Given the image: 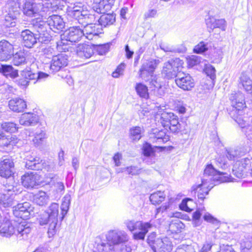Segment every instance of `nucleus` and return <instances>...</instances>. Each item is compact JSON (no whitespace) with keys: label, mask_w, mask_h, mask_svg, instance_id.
Returning a JSON list of instances; mask_svg holds the SVG:
<instances>
[{"label":"nucleus","mask_w":252,"mask_h":252,"mask_svg":"<svg viewBox=\"0 0 252 252\" xmlns=\"http://www.w3.org/2000/svg\"><path fill=\"white\" fill-rule=\"evenodd\" d=\"M250 151L247 146H238L225 148L223 155L216 160L217 164L222 169H226L229 166V162L233 163V174L238 178L243 177L245 170L250 165V159L245 156Z\"/></svg>","instance_id":"f257e3e1"},{"label":"nucleus","mask_w":252,"mask_h":252,"mask_svg":"<svg viewBox=\"0 0 252 252\" xmlns=\"http://www.w3.org/2000/svg\"><path fill=\"white\" fill-rule=\"evenodd\" d=\"M230 99L232 107L229 113L230 116L243 129L248 139L252 142V117L249 118L251 120L249 123L244 119L247 118L243 117L246 107L244 94L241 93H236L231 96Z\"/></svg>","instance_id":"f03ea898"},{"label":"nucleus","mask_w":252,"mask_h":252,"mask_svg":"<svg viewBox=\"0 0 252 252\" xmlns=\"http://www.w3.org/2000/svg\"><path fill=\"white\" fill-rule=\"evenodd\" d=\"M66 2H68L67 12L68 14L73 18L78 20H84L85 22H91L94 19V15L90 13L87 10H85L84 4L81 2H75L70 3L68 0Z\"/></svg>","instance_id":"7ed1b4c3"},{"label":"nucleus","mask_w":252,"mask_h":252,"mask_svg":"<svg viewBox=\"0 0 252 252\" xmlns=\"http://www.w3.org/2000/svg\"><path fill=\"white\" fill-rule=\"evenodd\" d=\"M125 224L127 228L131 232L136 230H140L138 232H134L133 238L135 240H144L146 234L152 227V224L149 222L127 220Z\"/></svg>","instance_id":"20e7f679"},{"label":"nucleus","mask_w":252,"mask_h":252,"mask_svg":"<svg viewBox=\"0 0 252 252\" xmlns=\"http://www.w3.org/2000/svg\"><path fill=\"white\" fill-rule=\"evenodd\" d=\"M106 239L111 252L118 248L121 245L126 244L129 240V236L124 230H110L106 235Z\"/></svg>","instance_id":"39448f33"},{"label":"nucleus","mask_w":252,"mask_h":252,"mask_svg":"<svg viewBox=\"0 0 252 252\" xmlns=\"http://www.w3.org/2000/svg\"><path fill=\"white\" fill-rule=\"evenodd\" d=\"M25 15L34 18L38 17H46L50 14L49 9L40 3H35L33 0H26L23 7Z\"/></svg>","instance_id":"423d86ee"},{"label":"nucleus","mask_w":252,"mask_h":252,"mask_svg":"<svg viewBox=\"0 0 252 252\" xmlns=\"http://www.w3.org/2000/svg\"><path fill=\"white\" fill-rule=\"evenodd\" d=\"M208 179L209 184L213 183L215 186V182H230V176L225 172H220L215 169L212 164L206 166L204 171L203 179Z\"/></svg>","instance_id":"0eeeda50"},{"label":"nucleus","mask_w":252,"mask_h":252,"mask_svg":"<svg viewBox=\"0 0 252 252\" xmlns=\"http://www.w3.org/2000/svg\"><path fill=\"white\" fill-rule=\"evenodd\" d=\"M160 117L161 123L164 127H169L173 133H178L180 131L181 125L179 122L178 116L172 113L165 111H159L156 115V118Z\"/></svg>","instance_id":"6e6552de"},{"label":"nucleus","mask_w":252,"mask_h":252,"mask_svg":"<svg viewBox=\"0 0 252 252\" xmlns=\"http://www.w3.org/2000/svg\"><path fill=\"white\" fill-rule=\"evenodd\" d=\"M183 61L179 58H173L164 63L161 70L162 75L167 79L173 78L177 76L180 67L183 65Z\"/></svg>","instance_id":"1a4fd4ad"},{"label":"nucleus","mask_w":252,"mask_h":252,"mask_svg":"<svg viewBox=\"0 0 252 252\" xmlns=\"http://www.w3.org/2000/svg\"><path fill=\"white\" fill-rule=\"evenodd\" d=\"M160 63L159 59H151L143 63L139 70V76L146 81L149 80V76H152Z\"/></svg>","instance_id":"9d476101"},{"label":"nucleus","mask_w":252,"mask_h":252,"mask_svg":"<svg viewBox=\"0 0 252 252\" xmlns=\"http://www.w3.org/2000/svg\"><path fill=\"white\" fill-rule=\"evenodd\" d=\"M41 170H43L44 172H46L45 174L46 182L50 183L54 179L57 175L55 172L58 171V167L56 165V161L51 159L42 160Z\"/></svg>","instance_id":"9b49d317"},{"label":"nucleus","mask_w":252,"mask_h":252,"mask_svg":"<svg viewBox=\"0 0 252 252\" xmlns=\"http://www.w3.org/2000/svg\"><path fill=\"white\" fill-rule=\"evenodd\" d=\"M23 43L24 46L28 48L32 47L36 43L37 40L42 42L49 40V37L46 36L47 39L43 40L40 35L34 34L29 30H26L21 32Z\"/></svg>","instance_id":"f8f14e48"},{"label":"nucleus","mask_w":252,"mask_h":252,"mask_svg":"<svg viewBox=\"0 0 252 252\" xmlns=\"http://www.w3.org/2000/svg\"><path fill=\"white\" fill-rule=\"evenodd\" d=\"M158 147H153L150 144L145 143L142 147L143 160L148 164H152L158 159L156 150Z\"/></svg>","instance_id":"ddd939ff"},{"label":"nucleus","mask_w":252,"mask_h":252,"mask_svg":"<svg viewBox=\"0 0 252 252\" xmlns=\"http://www.w3.org/2000/svg\"><path fill=\"white\" fill-rule=\"evenodd\" d=\"M68 59L66 55L58 54L53 57L50 65V70L52 73L57 72L67 65Z\"/></svg>","instance_id":"4468645a"},{"label":"nucleus","mask_w":252,"mask_h":252,"mask_svg":"<svg viewBox=\"0 0 252 252\" xmlns=\"http://www.w3.org/2000/svg\"><path fill=\"white\" fill-rule=\"evenodd\" d=\"M175 82L177 85L184 91H189L194 86V81L189 74L182 73L179 74Z\"/></svg>","instance_id":"2eb2a0df"},{"label":"nucleus","mask_w":252,"mask_h":252,"mask_svg":"<svg viewBox=\"0 0 252 252\" xmlns=\"http://www.w3.org/2000/svg\"><path fill=\"white\" fill-rule=\"evenodd\" d=\"M103 29L98 24H88L84 27L82 31L83 36L89 40H92L96 37L99 34L102 33Z\"/></svg>","instance_id":"dca6fc26"},{"label":"nucleus","mask_w":252,"mask_h":252,"mask_svg":"<svg viewBox=\"0 0 252 252\" xmlns=\"http://www.w3.org/2000/svg\"><path fill=\"white\" fill-rule=\"evenodd\" d=\"M83 36L82 29L79 26H74L66 30L63 35V38L66 41L71 42L79 41Z\"/></svg>","instance_id":"f3484780"},{"label":"nucleus","mask_w":252,"mask_h":252,"mask_svg":"<svg viewBox=\"0 0 252 252\" xmlns=\"http://www.w3.org/2000/svg\"><path fill=\"white\" fill-rule=\"evenodd\" d=\"M14 47L12 44L5 40L0 41V61H7L13 55Z\"/></svg>","instance_id":"a211bd4d"},{"label":"nucleus","mask_w":252,"mask_h":252,"mask_svg":"<svg viewBox=\"0 0 252 252\" xmlns=\"http://www.w3.org/2000/svg\"><path fill=\"white\" fill-rule=\"evenodd\" d=\"M32 209L30 207V204L28 202H24L17 204L13 207V214L18 218H22L24 220L28 219L31 215V211Z\"/></svg>","instance_id":"6ab92c4d"},{"label":"nucleus","mask_w":252,"mask_h":252,"mask_svg":"<svg viewBox=\"0 0 252 252\" xmlns=\"http://www.w3.org/2000/svg\"><path fill=\"white\" fill-rule=\"evenodd\" d=\"M39 176L36 173H27L21 177V183L25 188H32L39 184Z\"/></svg>","instance_id":"aec40b11"},{"label":"nucleus","mask_w":252,"mask_h":252,"mask_svg":"<svg viewBox=\"0 0 252 252\" xmlns=\"http://www.w3.org/2000/svg\"><path fill=\"white\" fill-rule=\"evenodd\" d=\"M12 56V63L16 66L25 64L28 63H33L34 61L33 56L28 54L27 52L19 51Z\"/></svg>","instance_id":"412c9836"},{"label":"nucleus","mask_w":252,"mask_h":252,"mask_svg":"<svg viewBox=\"0 0 252 252\" xmlns=\"http://www.w3.org/2000/svg\"><path fill=\"white\" fill-rule=\"evenodd\" d=\"M208 179L204 178L202 179V183L198 185L196 188L193 187L194 190L197 192V197L201 201L205 198V196L208 195L209 191L213 188V183L209 184Z\"/></svg>","instance_id":"4be33fe9"},{"label":"nucleus","mask_w":252,"mask_h":252,"mask_svg":"<svg viewBox=\"0 0 252 252\" xmlns=\"http://www.w3.org/2000/svg\"><path fill=\"white\" fill-rule=\"evenodd\" d=\"M153 247L154 252H170L172 249L171 242L167 237L158 238L156 240V246Z\"/></svg>","instance_id":"5701e85b"},{"label":"nucleus","mask_w":252,"mask_h":252,"mask_svg":"<svg viewBox=\"0 0 252 252\" xmlns=\"http://www.w3.org/2000/svg\"><path fill=\"white\" fill-rule=\"evenodd\" d=\"M32 231L31 224L26 222L19 223L15 230V234L20 240L28 239Z\"/></svg>","instance_id":"b1692460"},{"label":"nucleus","mask_w":252,"mask_h":252,"mask_svg":"<svg viewBox=\"0 0 252 252\" xmlns=\"http://www.w3.org/2000/svg\"><path fill=\"white\" fill-rule=\"evenodd\" d=\"M19 122L20 125L26 126H33L39 122V117L33 113H25L19 117Z\"/></svg>","instance_id":"393cba45"},{"label":"nucleus","mask_w":252,"mask_h":252,"mask_svg":"<svg viewBox=\"0 0 252 252\" xmlns=\"http://www.w3.org/2000/svg\"><path fill=\"white\" fill-rule=\"evenodd\" d=\"M49 28L54 32L62 31L64 28L65 23L60 16L53 15L47 18Z\"/></svg>","instance_id":"a878e982"},{"label":"nucleus","mask_w":252,"mask_h":252,"mask_svg":"<svg viewBox=\"0 0 252 252\" xmlns=\"http://www.w3.org/2000/svg\"><path fill=\"white\" fill-rule=\"evenodd\" d=\"M14 167L13 161L9 158L3 159L0 162V176L3 178H8L12 174Z\"/></svg>","instance_id":"bb28decb"},{"label":"nucleus","mask_w":252,"mask_h":252,"mask_svg":"<svg viewBox=\"0 0 252 252\" xmlns=\"http://www.w3.org/2000/svg\"><path fill=\"white\" fill-rule=\"evenodd\" d=\"M11 190L4 191L0 196V207L7 208L11 207L16 203L14 200L15 194Z\"/></svg>","instance_id":"cd10ccee"},{"label":"nucleus","mask_w":252,"mask_h":252,"mask_svg":"<svg viewBox=\"0 0 252 252\" xmlns=\"http://www.w3.org/2000/svg\"><path fill=\"white\" fill-rule=\"evenodd\" d=\"M46 17L38 16L33 19L32 21V25L39 33L38 35L41 36L42 34L44 35V32L46 31L47 28L49 27L48 19Z\"/></svg>","instance_id":"c85d7f7f"},{"label":"nucleus","mask_w":252,"mask_h":252,"mask_svg":"<svg viewBox=\"0 0 252 252\" xmlns=\"http://www.w3.org/2000/svg\"><path fill=\"white\" fill-rule=\"evenodd\" d=\"M8 106L10 110L15 112H22L27 107L26 101L20 98L15 97L9 101Z\"/></svg>","instance_id":"c756f323"},{"label":"nucleus","mask_w":252,"mask_h":252,"mask_svg":"<svg viewBox=\"0 0 252 252\" xmlns=\"http://www.w3.org/2000/svg\"><path fill=\"white\" fill-rule=\"evenodd\" d=\"M76 54L80 58L88 59L94 54V49L89 45L80 44L76 48Z\"/></svg>","instance_id":"7c9ffc66"},{"label":"nucleus","mask_w":252,"mask_h":252,"mask_svg":"<svg viewBox=\"0 0 252 252\" xmlns=\"http://www.w3.org/2000/svg\"><path fill=\"white\" fill-rule=\"evenodd\" d=\"M150 84L151 87L153 88V90L155 92H157L158 94L161 97L164 93V87H163L162 83L161 82V78L157 76H149Z\"/></svg>","instance_id":"2f4dec72"},{"label":"nucleus","mask_w":252,"mask_h":252,"mask_svg":"<svg viewBox=\"0 0 252 252\" xmlns=\"http://www.w3.org/2000/svg\"><path fill=\"white\" fill-rule=\"evenodd\" d=\"M25 166L27 168L34 170H40L41 167L42 160L37 157H27Z\"/></svg>","instance_id":"473e14b6"},{"label":"nucleus","mask_w":252,"mask_h":252,"mask_svg":"<svg viewBox=\"0 0 252 252\" xmlns=\"http://www.w3.org/2000/svg\"><path fill=\"white\" fill-rule=\"evenodd\" d=\"M114 2V0H99L96 5V11L97 13H105L111 9Z\"/></svg>","instance_id":"72a5a7b5"},{"label":"nucleus","mask_w":252,"mask_h":252,"mask_svg":"<svg viewBox=\"0 0 252 252\" xmlns=\"http://www.w3.org/2000/svg\"><path fill=\"white\" fill-rule=\"evenodd\" d=\"M0 72L6 77L15 78L18 76V70L11 65L0 64Z\"/></svg>","instance_id":"f704fd0d"},{"label":"nucleus","mask_w":252,"mask_h":252,"mask_svg":"<svg viewBox=\"0 0 252 252\" xmlns=\"http://www.w3.org/2000/svg\"><path fill=\"white\" fill-rule=\"evenodd\" d=\"M116 20L115 14L103 13L98 19V24L102 27L109 26L113 25Z\"/></svg>","instance_id":"c9c22d12"},{"label":"nucleus","mask_w":252,"mask_h":252,"mask_svg":"<svg viewBox=\"0 0 252 252\" xmlns=\"http://www.w3.org/2000/svg\"><path fill=\"white\" fill-rule=\"evenodd\" d=\"M15 233V228L9 221H6L0 226V233L5 237H9Z\"/></svg>","instance_id":"e433bc0d"},{"label":"nucleus","mask_w":252,"mask_h":252,"mask_svg":"<svg viewBox=\"0 0 252 252\" xmlns=\"http://www.w3.org/2000/svg\"><path fill=\"white\" fill-rule=\"evenodd\" d=\"M34 137L32 142L35 146H39L42 144L44 140L46 138L45 131L41 129L37 128L33 134Z\"/></svg>","instance_id":"4c0bfd02"},{"label":"nucleus","mask_w":252,"mask_h":252,"mask_svg":"<svg viewBox=\"0 0 252 252\" xmlns=\"http://www.w3.org/2000/svg\"><path fill=\"white\" fill-rule=\"evenodd\" d=\"M34 202L39 206H43L46 204L48 201V196L46 193L43 191H39L34 194L33 198Z\"/></svg>","instance_id":"58836bf2"},{"label":"nucleus","mask_w":252,"mask_h":252,"mask_svg":"<svg viewBox=\"0 0 252 252\" xmlns=\"http://www.w3.org/2000/svg\"><path fill=\"white\" fill-rule=\"evenodd\" d=\"M137 94L141 97L147 99L149 97L148 87L142 83H137L135 86Z\"/></svg>","instance_id":"ea45409f"},{"label":"nucleus","mask_w":252,"mask_h":252,"mask_svg":"<svg viewBox=\"0 0 252 252\" xmlns=\"http://www.w3.org/2000/svg\"><path fill=\"white\" fill-rule=\"evenodd\" d=\"M151 134L153 135V137L156 138L158 142L165 143L169 140V136L166 135L163 130H159L157 128L153 129Z\"/></svg>","instance_id":"a19ab883"},{"label":"nucleus","mask_w":252,"mask_h":252,"mask_svg":"<svg viewBox=\"0 0 252 252\" xmlns=\"http://www.w3.org/2000/svg\"><path fill=\"white\" fill-rule=\"evenodd\" d=\"M46 213V217L49 219H58L59 215V205L56 203H52L49 207L48 212Z\"/></svg>","instance_id":"79ce46f5"},{"label":"nucleus","mask_w":252,"mask_h":252,"mask_svg":"<svg viewBox=\"0 0 252 252\" xmlns=\"http://www.w3.org/2000/svg\"><path fill=\"white\" fill-rule=\"evenodd\" d=\"M71 196L69 194H66L62 200V203L61 204V208L62 210L61 220H62L67 214L69 209L70 203Z\"/></svg>","instance_id":"37998d69"},{"label":"nucleus","mask_w":252,"mask_h":252,"mask_svg":"<svg viewBox=\"0 0 252 252\" xmlns=\"http://www.w3.org/2000/svg\"><path fill=\"white\" fill-rule=\"evenodd\" d=\"M165 197V194L164 192L158 191L151 194L150 200L153 204H157L162 202Z\"/></svg>","instance_id":"c03bdc74"},{"label":"nucleus","mask_w":252,"mask_h":252,"mask_svg":"<svg viewBox=\"0 0 252 252\" xmlns=\"http://www.w3.org/2000/svg\"><path fill=\"white\" fill-rule=\"evenodd\" d=\"M211 46V42L201 41L194 47L193 51L195 53L201 54L209 50Z\"/></svg>","instance_id":"a18cd8bd"},{"label":"nucleus","mask_w":252,"mask_h":252,"mask_svg":"<svg viewBox=\"0 0 252 252\" xmlns=\"http://www.w3.org/2000/svg\"><path fill=\"white\" fill-rule=\"evenodd\" d=\"M1 128L4 131L13 133L17 131L18 127L17 125L12 122H4L1 124Z\"/></svg>","instance_id":"49530a36"},{"label":"nucleus","mask_w":252,"mask_h":252,"mask_svg":"<svg viewBox=\"0 0 252 252\" xmlns=\"http://www.w3.org/2000/svg\"><path fill=\"white\" fill-rule=\"evenodd\" d=\"M142 128L139 126L133 127L130 130V137L133 141L139 140L141 137Z\"/></svg>","instance_id":"de8ad7c7"},{"label":"nucleus","mask_w":252,"mask_h":252,"mask_svg":"<svg viewBox=\"0 0 252 252\" xmlns=\"http://www.w3.org/2000/svg\"><path fill=\"white\" fill-rule=\"evenodd\" d=\"M125 171H126L128 174L133 176L139 174L140 172V169L137 166H130L126 168H119L117 170L118 172H123Z\"/></svg>","instance_id":"09e8293b"},{"label":"nucleus","mask_w":252,"mask_h":252,"mask_svg":"<svg viewBox=\"0 0 252 252\" xmlns=\"http://www.w3.org/2000/svg\"><path fill=\"white\" fill-rule=\"evenodd\" d=\"M193 200L190 198H185L183 199L180 204L179 207L181 210L186 211L187 212H190L192 210V209L190 208L191 204L193 203Z\"/></svg>","instance_id":"8fccbe9b"},{"label":"nucleus","mask_w":252,"mask_h":252,"mask_svg":"<svg viewBox=\"0 0 252 252\" xmlns=\"http://www.w3.org/2000/svg\"><path fill=\"white\" fill-rule=\"evenodd\" d=\"M240 250L243 251V249L247 250L252 249V240L250 238H245L240 241Z\"/></svg>","instance_id":"3c124183"},{"label":"nucleus","mask_w":252,"mask_h":252,"mask_svg":"<svg viewBox=\"0 0 252 252\" xmlns=\"http://www.w3.org/2000/svg\"><path fill=\"white\" fill-rule=\"evenodd\" d=\"M109 44L96 45L95 49L98 54L100 55H103L106 54L109 50Z\"/></svg>","instance_id":"603ef678"},{"label":"nucleus","mask_w":252,"mask_h":252,"mask_svg":"<svg viewBox=\"0 0 252 252\" xmlns=\"http://www.w3.org/2000/svg\"><path fill=\"white\" fill-rule=\"evenodd\" d=\"M213 245L214 243L211 240H206L203 243L198 252H211Z\"/></svg>","instance_id":"864d4df0"},{"label":"nucleus","mask_w":252,"mask_h":252,"mask_svg":"<svg viewBox=\"0 0 252 252\" xmlns=\"http://www.w3.org/2000/svg\"><path fill=\"white\" fill-rule=\"evenodd\" d=\"M188 64L190 67H193L201 62V58L197 56L192 55L187 59Z\"/></svg>","instance_id":"5fc2aeb1"},{"label":"nucleus","mask_w":252,"mask_h":252,"mask_svg":"<svg viewBox=\"0 0 252 252\" xmlns=\"http://www.w3.org/2000/svg\"><path fill=\"white\" fill-rule=\"evenodd\" d=\"M204 209V207L203 208H199L193 213V221L195 226H198L200 224V218L201 215L203 214Z\"/></svg>","instance_id":"6e6d98bb"},{"label":"nucleus","mask_w":252,"mask_h":252,"mask_svg":"<svg viewBox=\"0 0 252 252\" xmlns=\"http://www.w3.org/2000/svg\"><path fill=\"white\" fill-rule=\"evenodd\" d=\"M20 3L18 0H9L6 4L7 7L13 12L18 11V9L20 8Z\"/></svg>","instance_id":"4d7b16f0"},{"label":"nucleus","mask_w":252,"mask_h":252,"mask_svg":"<svg viewBox=\"0 0 252 252\" xmlns=\"http://www.w3.org/2000/svg\"><path fill=\"white\" fill-rule=\"evenodd\" d=\"M226 22L224 19H217L215 25H213V29L219 28L222 31H225L226 28Z\"/></svg>","instance_id":"13d9d810"},{"label":"nucleus","mask_w":252,"mask_h":252,"mask_svg":"<svg viewBox=\"0 0 252 252\" xmlns=\"http://www.w3.org/2000/svg\"><path fill=\"white\" fill-rule=\"evenodd\" d=\"M63 37L61 38V40L57 42L56 48L60 52H66L68 51V48L67 47V41H66L65 39Z\"/></svg>","instance_id":"bf43d9fd"},{"label":"nucleus","mask_w":252,"mask_h":252,"mask_svg":"<svg viewBox=\"0 0 252 252\" xmlns=\"http://www.w3.org/2000/svg\"><path fill=\"white\" fill-rule=\"evenodd\" d=\"M43 55L47 58H53L55 56L56 51L55 49L50 46H48L44 48L43 51Z\"/></svg>","instance_id":"052dcab7"},{"label":"nucleus","mask_w":252,"mask_h":252,"mask_svg":"<svg viewBox=\"0 0 252 252\" xmlns=\"http://www.w3.org/2000/svg\"><path fill=\"white\" fill-rule=\"evenodd\" d=\"M175 252H195V250L191 245H181L176 249Z\"/></svg>","instance_id":"680f3d73"},{"label":"nucleus","mask_w":252,"mask_h":252,"mask_svg":"<svg viewBox=\"0 0 252 252\" xmlns=\"http://www.w3.org/2000/svg\"><path fill=\"white\" fill-rule=\"evenodd\" d=\"M108 251L111 252L109 250V246H108V243L101 242L97 245L95 250L94 252H108Z\"/></svg>","instance_id":"e2e57ef3"},{"label":"nucleus","mask_w":252,"mask_h":252,"mask_svg":"<svg viewBox=\"0 0 252 252\" xmlns=\"http://www.w3.org/2000/svg\"><path fill=\"white\" fill-rule=\"evenodd\" d=\"M49 227L48 228L49 235H54L56 233V228L58 222V219H49Z\"/></svg>","instance_id":"0e129e2a"},{"label":"nucleus","mask_w":252,"mask_h":252,"mask_svg":"<svg viewBox=\"0 0 252 252\" xmlns=\"http://www.w3.org/2000/svg\"><path fill=\"white\" fill-rule=\"evenodd\" d=\"M125 68V64L124 63H121L112 73V76L114 78H118L122 75Z\"/></svg>","instance_id":"69168bd1"},{"label":"nucleus","mask_w":252,"mask_h":252,"mask_svg":"<svg viewBox=\"0 0 252 252\" xmlns=\"http://www.w3.org/2000/svg\"><path fill=\"white\" fill-rule=\"evenodd\" d=\"M170 203L169 202L164 203L162 206L157 208L156 210L155 217L157 218L159 213L163 214L167 211L169 209Z\"/></svg>","instance_id":"338daca9"},{"label":"nucleus","mask_w":252,"mask_h":252,"mask_svg":"<svg viewBox=\"0 0 252 252\" xmlns=\"http://www.w3.org/2000/svg\"><path fill=\"white\" fill-rule=\"evenodd\" d=\"M111 252H131V249L129 246L123 244L118 248L112 250Z\"/></svg>","instance_id":"774afa93"}]
</instances>
